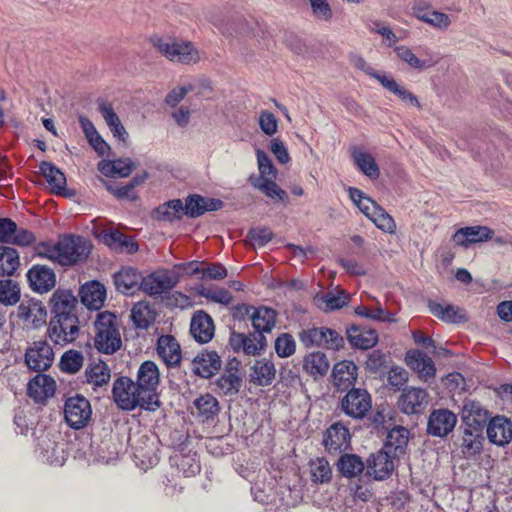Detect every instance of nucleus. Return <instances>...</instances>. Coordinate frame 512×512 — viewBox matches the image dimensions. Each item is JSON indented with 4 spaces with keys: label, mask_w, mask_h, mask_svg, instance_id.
<instances>
[{
    "label": "nucleus",
    "mask_w": 512,
    "mask_h": 512,
    "mask_svg": "<svg viewBox=\"0 0 512 512\" xmlns=\"http://www.w3.org/2000/svg\"><path fill=\"white\" fill-rule=\"evenodd\" d=\"M113 400L122 409L131 411L136 407L154 411L160 406L158 395H145L137 383L128 377H119L113 383Z\"/></svg>",
    "instance_id": "f257e3e1"
},
{
    "label": "nucleus",
    "mask_w": 512,
    "mask_h": 512,
    "mask_svg": "<svg viewBox=\"0 0 512 512\" xmlns=\"http://www.w3.org/2000/svg\"><path fill=\"white\" fill-rule=\"evenodd\" d=\"M94 326V345L99 352L113 354L120 349L122 341L115 314L109 311L99 313Z\"/></svg>",
    "instance_id": "f03ea898"
},
{
    "label": "nucleus",
    "mask_w": 512,
    "mask_h": 512,
    "mask_svg": "<svg viewBox=\"0 0 512 512\" xmlns=\"http://www.w3.org/2000/svg\"><path fill=\"white\" fill-rule=\"evenodd\" d=\"M59 264L72 266L85 261L91 251V242L84 237L65 235L58 240Z\"/></svg>",
    "instance_id": "7ed1b4c3"
},
{
    "label": "nucleus",
    "mask_w": 512,
    "mask_h": 512,
    "mask_svg": "<svg viewBox=\"0 0 512 512\" xmlns=\"http://www.w3.org/2000/svg\"><path fill=\"white\" fill-rule=\"evenodd\" d=\"M153 45L157 50L171 61L182 64H193L199 59V52L189 41L177 42L172 39L153 38Z\"/></svg>",
    "instance_id": "20e7f679"
},
{
    "label": "nucleus",
    "mask_w": 512,
    "mask_h": 512,
    "mask_svg": "<svg viewBox=\"0 0 512 512\" xmlns=\"http://www.w3.org/2000/svg\"><path fill=\"white\" fill-rule=\"evenodd\" d=\"M79 331L78 316H53L49 322L47 335L55 345L64 346L75 341Z\"/></svg>",
    "instance_id": "39448f33"
},
{
    "label": "nucleus",
    "mask_w": 512,
    "mask_h": 512,
    "mask_svg": "<svg viewBox=\"0 0 512 512\" xmlns=\"http://www.w3.org/2000/svg\"><path fill=\"white\" fill-rule=\"evenodd\" d=\"M92 416L90 402L81 395L69 397L64 405V418L69 427L78 430L88 425Z\"/></svg>",
    "instance_id": "423d86ee"
},
{
    "label": "nucleus",
    "mask_w": 512,
    "mask_h": 512,
    "mask_svg": "<svg viewBox=\"0 0 512 512\" xmlns=\"http://www.w3.org/2000/svg\"><path fill=\"white\" fill-rule=\"evenodd\" d=\"M371 407V395L362 388H351L341 400V410L353 419H363Z\"/></svg>",
    "instance_id": "0eeeda50"
},
{
    "label": "nucleus",
    "mask_w": 512,
    "mask_h": 512,
    "mask_svg": "<svg viewBox=\"0 0 512 512\" xmlns=\"http://www.w3.org/2000/svg\"><path fill=\"white\" fill-rule=\"evenodd\" d=\"M229 345L235 353L256 356L265 350L267 342L266 337L256 331L249 334L232 331L229 337Z\"/></svg>",
    "instance_id": "6e6552de"
},
{
    "label": "nucleus",
    "mask_w": 512,
    "mask_h": 512,
    "mask_svg": "<svg viewBox=\"0 0 512 512\" xmlns=\"http://www.w3.org/2000/svg\"><path fill=\"white\" fill-rule=\"evenodd\" d=\"M322 444L330 455L341 454L351 448L349 429L340 422L333 423L323 434Z\"/></svg>",
    "instance_id": "1a4fd4ad"
},
{
    "label": "nucleus",
    "mask_w": 512,
    "mask_h": 512,
    "mask_svg": "<svg viewBox=\"0 0 512 512\" xmlns=\"http://www.w3.org/2000/svg\"><path fill=\"white\" fill-rule=\"evenodd\" d=\"M54 360L52 347L44 340L34 342L27 348L25 363L30 370L42 372L51 367Z\"/></svg>",
    "instance_id": "9d476101"
},
{
    "label": "nucleus",
    "mask_w": 512,
    "mask_h": 512,
    "mask_svg": "<svg viewBox=\"0 0 512 512\" xmlns=\"http://www.w3.org/2000/svg\"><path fill=\"white\" fill-rule=\"evenodd\" d=\"M457 423V416L450 410H433L428 418L427 432L435 437H445L451 433Z\"/></svg>",
    "instance_id": "9b49d317"
},
{
    "label": "nucleus",
    "mask_w": 512,
    "mask_h": 512,
    "mask_svg": "<svg viewBox=\"0 0 512 512\" xmlns=\"http://www.w3.org/2000/svg\"><path fill=\"white\" fill-rule=\"evenodd\" d=\"M393 458L385 450L371 454L366 463L367 475L378 481L389 478L395 468Z\"/></svg>",
    "instance_id": "f8f14e48"
},
{
    "label": "nucleus",
    "mask_w": 512,
    "mask_h": 512,
    "mask_svg": "<svg viewBox=\"0 0 512 512\" xmlns=\"http://www.w3.org/2000/svg\"><path fill=\"white\" fill-rule=\"evenodd\" d=\"M30 288L37 293H46L56 285V275L46 265H33L26 274Z\"/></svg>",
    "instance_id": "ddd939ff"
},
{
    "label": "nucleus",
    "mask_w": 512,
    "mask_h": 512,
    "mask_svg": "<svg viewBox=\"0 0 512 512\" xmlns=\"http://www.w3.org/2000/svg\"><path fill=\"white\" fill-rule=\"evenodd\" d=\"M427 404L428 393L422 388H406L398 399L399 409L407 415L422 413Z\"/></svg>",
    "instance_id": "4468645a"
},
{
    "label": "nucleus",
    "mask_w": 512,
    "mask_h": 512,
    "mask_svg": "<svg viewBox=\"0 0 512 512\" xmlns=\"http://www.w3.org/2000/svg\"><path fill=\"white\" fill-rule=\"evenodd\" d=\"M489 412L478 401L465 400L462 411L461 419L464 427L477 429L478 432H483L484 427H487L489 422Z\"/></svg>",
    "instance_id": "2eb2a0df"
},
{
    "label": "nucleus",
    "mask_w": 512,
    "mask_h": 512,
    "mask_svg": "<svg viewBox=\"0 0 512 512\" xmlns=\"http://www.w3.org/2000/svg\"><path fill=\"white\" fill-rule=\"evenodd\" d=\"M223 207L220 199L208 198L198 194H191L185 198L183 212L190 218H197L206 212L217 211Z\"/></svg>",
    "instance_id": "dca6fc26"
},
{
    "label": "nucleus",
    "mask_w": 512,
    "mask_h": 512,
    "mask_svg": "<svg viewBox=\"0 0 512 512\" xmlns=\"http://www.w3.org/2000/svg\"><path fill=\"white\" fill-rule=\"evenodd\" d=\"M486 433L490 443L505 446L512 440V421L505 416H495L489 420Z\"/></svg>",
    "instance_id": "f3484780"
},
{
    "label": "nucleus",
    "mask_w": 512,
    "mask_h": 512,
    "mask_svg": "<svg viewBox=\"0 0 512 512\" xmlns=\"http://www.w3.org/2000/svg\"><path fill=\"white\" fill-rule=\"evenodd\" d=\"M157 354L167 367H178L182 360L180 344L173 335H161L157 340Z\"/></svg>",
    "instance_id": "a211bd4d"
},
{
    "label": "nucleus",
    "mask_w": 512,
    "mask_h": 512,
    "mask_svg": "<svg viewBox=\"0 0 512 512\" xmlns=\"http://www.w3.org/2000/svg\"><path fill=\"white\" fill-rule=\"evenodd\" d=\"M160 382L158 366L150 360L144 361L137 372V385L147 395H157L156 389Z\"/></svg>",
    "instance_id": "6ab92c4d"
},
{
    "label": "nucleus",
    "mask_w": 512,
    "mask_h": 512,
    "mask_svg": "<svg viewBox=\"0 0 512 512\" xmlns=\"http://www.w3.org/2000/svg\"><path fill=\"white\" fill-rule=\"evenodd\" d=\"M493 230L486 226H467L458 229L453 235V241L461 247H469L471 244L492 239Z\"/></svg>",
    "instance_id": "aec40b11"
},
{
    "label": "nucleus",
    "mask_w": 512,
    "mask_h": 512,
    "mask_svg": "<svg viewBox=\"0 0 512 512\" xmlns=\"http://www.w3.org/2000/svg\"><path fill=\"white\" fill-rule=\"evenodd\" d=\"M214 332L212 317L202 310L195 312L190 324V333L194 339L199 343H208L213 338Z\"/></svg>",
    "instance_id": "412c9836"
},
{
    "label": "nucleus",
    "mask_w": 512,
    "mask_h": 512,
    "mask_svg": "<svg viewBox=\"0 0 512 512\" xmlns=\"http://www.w3.org/2000/svg\"><path fill=\"white\" fill-rule=\"evenodd\" d=\"M141 278V273L133 267H123L113 276L117 291L125 295H134L140 290Z\"/></svg>",
    "instance_id": "4be33fe9"
},
{
    "label": "nucleus",
    "mask_w": 512,
    "mask_h": 512,
    "mask_svg": "<svg viewBox=\"0 0 512 512\" xmlns=\"http://www.w3.org/2000/svg\"><path fill=\"white\" fill-rule=\"evenodd\" d=\"M357 366L353 361L343 360L336 363L332 370L333 384L338 390L353 388L357 380Z\"/></svg>",
    "instance_id": "5701e85b"
},
{
    "label": "nucleus",
    "mask_w": 512,
    "mask_h": 512,
    "mask_svg": "<svg viewBox=\"0 0 512 512\" xmlns=\"http://www.w3.org/2000/svg\"><path fill=\"white\" fill-rule=\"evenodd\" d=\"M56 390L55 380L49 375L38 373L27 385V393L36 402L52 397Z\"/></svg>",
    "instance_id": "b1692460"
},
{
    "label": "nucleus",
    "mask_w": 512,
    "mask_h": 512,
    "mask_svg": "<svg viewBox=\"0 0 512 512\" xmlns=\"http://www.w3.org/2000/svg\"><path fill=\"white\" fill-rule=\"evenodd\" d=\"M192 364V370L196 375L210 378L220 370L222 361L217 352L205 350L197 354Z\"/></svg>",
    "instance_id": "393cba45"
},
{
    "label": "nucleus",
    "mask_w": 512,
    "mask_h": 512,
    "mask_svg": "<svg viewBox=\"0 0 512 512\" xmlns=\"http://www.w3.org/2000/svg\"><path fill=\"white\" fill-rule=\"evenodd\" d=\"M176 282L165 272H153L141 278V287L144 293L150 296H157L172 289Z\"/></svg>",
    "instance_id": "a878e982"
},
{
    "label": "nucleus",
    "mask_w": 512,
    "mask_h": 512,
    "mask_svg": "<svg viewBox=\"0 0 512 512\" xmlns=\"http://www.w3.org/2000/svg\"><path fill=\"white\" fill-rule=\"evenodd\" d=\"M77 298L70 290H56L51 298L52 313L54 316H77Z\"/></svg>",
    "instance_id": "bb28decb"
},
{
    "label": "nucleus",
    "mask_w": 512,
    "mask_h": 512,
    "mask_svg": "<svg viewBox=\"0 0 512 512\" xmlns=\"http://www.w3.org/2000/svg\"><path fill=\"white\" fill-rule=\"evenodd\" d=\"M326 333H328L329 336L332 337L330 339L331 345L336 346L337 344H339V342L341 341V335L337 331L327 327L310 328L302 330L299 333V339L305 347H322L323 343L326 342L324 340Z\"/></svg>",
    "instance_id": "cd10ccee"
},
{
    "label": "nucleus",
    "mask_w": 512,
    "mask_h": 512,
    "mask_svg": "<svg viewBox=\"0 0 512 512\" xmlns=\"http://www.w3.org/2000/svg\"><path fill=\"white\" fill-rule=\"evenodd\" d=\"M428 307L435 317L446 323H464L468 320L465 310L453 304L430 301Z\"/></svg>",
    "instance_id": "c85d7f7f"
},
{
    "label": "nucleus",
    "mask_w": 512,
    "mask_h": 512,
    "mask_svg": "<svg viewBox=\"0 0 512 512\" xmlns=\"http://www.w3.org/2000/svg\"><path fill=\"white\" fill-rule=\"evenodd\" d=\"M406 363L421 379L427 380L433 378L436 368L433 360L421 351H409L406 355Z\"/></svg>",
    "instance_id": "c756f323"
},
{
    "label": "nucleus",
    "mask_w": 512,
    "mask_h": 512,
    "mask_svg": "<svg viewBox=\"0 0 512 512\" xmlns=\"http://www.w3.org/2000/svg\"><path fill=\"white\" fill-rule=\"evenodd\" d=\"M409 434V430L403 426L393 427L387 434L385 451L396 458L404 455L409 441Z\"/></svg>",
    "instance_id": "7c9ffc66"
},
{
    "label": "nucleus",
    "mask_w": 512,
    "mask_h": 512,
    "mask_svg": "<svg viewBox=\"0 0 512 512\" xmlns=\"http://www.w3.org/2000/svg\"><path fill=\"white\" fill-rule=\"evenodd\" d=\"M80 298L83 305L89 309H100L106 298L105 287L97 282L92 281L83 285L80 289Z\"/></svg>",
    "instance_id": "2f4dec72"
},
{
    "label": "nucleus",
    "mask_w": 512,
    "mask_h": 512,
    "mask_svg": "<svg viewBox=\"0 0 512 512\" xmlns=\"http://www.w3.org/2000/svg\"><path fill=\"white\" fill-rule=\"evenodd\" d=\"M40 171L51 187V191L56 195L66 196V177L65 174L53 163L43 161L40 163Z\"/></svg>",
    "instance_id": "473e14b6"
},
{
    "label": "nucleus",
    "mask_w": 512,
    "mask_h": 512,
    "mask_svg": "<svg viewBox=\"0 0 512 512\" xmlns=\"http://www.w3.org/2000/svg\"><path fill=\"white\" fill-rule=\"evenodd\" d=\"M276 376V368L272 361L267 359L256 360L251 368L250 381L258 386L272 384Z\"/></svg>",
    "instance_id": "72a5a7b5"
},
{
    "label": "nucleus",
    "mask_w": 512,
    "mask_h": 512,
    "mask_svg": "<svg viewBox=\"0 0 512 512\" xmlns=\"http://www.w3.org/2000/svg\"><path fill=\"white\" fill-rule=\"evenodd\" d=\"M394 51L400 60H402L414 70H426L433 67L437 63V60L434 59L429 53L426 54V58L421 59L417 57L416 54L405 45L396 46Z\"/></svg>",
    "instance_id": "f704fd0d"
},
{
    "label": "nucleus",
    "mask_w": 512,
    "mask_h": 512,
    "mask_svg": "<svg viewBox=\"0 0 512 512\" xmlns=\"http://www.w3.org/2000/svg\"><path fill=\"white\" fill-rule=\"evenodd\" d=\"M379 83L390 93L398 97L403 103L410 104L417 108L421 107V104L411 91L405 88V86L399 84L390 74L386 73L381 76Z\"/></svg>",
    "instance_id": "c9c22d12"
},
{
    "label": "nucleus",
    "mask_w": 512,
    "mask_h": 512,
    "mask_svg": "<svg viewBox=\"0 0 512 512\" xmlns=\"http://www.w3.org/2000/svg\"><path fill=\"white\" fill-rule=\"evenodd\" d=\"M347 339L353 347L367 350L377 344L378 335L373 329L366 330L352 326L347 329Z\"/></svg>",
    "instance_id": "e433bc0d"
},
{
    "label": "nucleus",
    "mask_w": 512,
    "mask_h": 512,
    "mask_svg": "<svg viewBox=\"0 0 512 512\" xmlns=\"http://www.w3.org/2000/svg\"><path fill=\"white\" fill-rule=\"evenodd\" d=\"M483 442V432H478L475 428L464 427L460 448L465 457L469 458L479 454L483 449Z\"/></svg>",
    "instance_id": "4c0bfd02"
},
{
    "label": "nucleus",
    "mask_w": 512,
    "mask_h": 512,
    "mask_svg": "<svg viewBox=\"0 0 512 512\" xmlns=\"http://www.w3.org/2000/svg\"><path fill=\"white\" fill-rule=\"evenodd\" d=\"M103 240L107 246L120 253L134 254L139 248L133 238L124 235L118 230L104 234Z\"/></svg>",
    "instance_id": "58836bf2"
},
{
    "label": "nucleus",
    "mask_w": 512,
    "mask_h": 512,
    "mask_svg": "<svg viewBox=\"0 0 512 512\" xmlns=\"http://www.w3.org/2000/svg\"><path fill=\"white\" fill-rule=\"evenodd\" d=\"M275 179L268 178L263 180V178H254V175H251L248 181L255 189L261 191L268 198L278 202H285L288 199V195L285 190L278 186Z\"/></svg>",
    "instance_id": "ea45409f"
},
{
    "label": "nucleus",
    "mask_w": 512,
    "mask_h": 512,
    "mask_svg": "<svg viewBox=\"0 0 512 512\" xmlns=\"http://www.w3.org/2000/svg\"><path fill=\"white\" fill-rule=\"evenodd\" d=\"M251 322L255 331L264 335L274 328L276 312L265 306L256 307L251 314Z\"/></svg>",
    "instance_id": "a19ab883"
},
{
    "label": "nucleus",
    "mask_w": 512,
    "mask_h": 512,
    "mask_svg": "<svg viewBox=\"0 0 512 512\" xmlns=\"http://www.w3.org/2000/svg\"><path fill=\"white\" fill-rule=\"evenodd\" d=\"M215 391L223 395H235L241 386V377L238 375L237 368L227 369L214 382Z\"/></svg>",
    "instance_id": "79ce46f5"
},
{
    "label": "nucleus",
    "mask_w": 512,
    "mask_h": 512,
    "mask_svg": "<svg viewBox=\"0 0 512 512\" xmlns=\"http://www.w3.org/2000/svg\"><path fill=\"white\" fill-rule=\"evenodd\" d=\"M336 465L339 473L346 478H355L366 468L360 456L348 453L342 454Z\"/></svg>",
    "instance_id": "37998d69"
},
{
    "label": "nucleus",
    "mask_w": 512,
    "mask_h": 512,
    "mask_svg": "<svg viewBox=\"0 0 512 512\" xmlns=\"http://www.w3.org/2000/svg\"><path fill=\"white\" fill-rule=\"evenodd\" d=\"M131 319L137 328L147 329L155 321L156 312L151 304L140 301L133 306Z\"/></svg>",
    "instance_id": "c03bdc74"
},
{
    "label": "nucleus",
    "mask_w": 512,
    "mask_h": 512,
    "mask_svg": "<svg viewBox=\"0 0 512 512\" xmlns=\"http://www.w3.org/2000/svg\"><path fill=\"white\" fill-rule=\"evenodd\" d=\"M39 456L51 465L64 463L63 448L50 438H43L38 443Z\"/></svg>",
    "instance_id": "a18cd8bd"
},
{
    "label": "nucleus",
    "mask_w": 512,
    "mask_h": 512,
    "mask_svg": "<svg viewBox=\"0 0 512 512\" xmlns=\"http://www.w3.org/2000/svg\"><path fill=\"white\" fill-rule=\"evenodd\" d=\"M20 266L19 253L10 246H0V276H12Z\"/></svg>",
    "instance_id": "49530a36"
},
{
    "label": "nucleus",
    "mask_w": 512,
    "mask_h": 512,
    "mask_svg": "<svg viewBox=\"0 0 512 512\" xmlns=\"http://www.w3.org/2000/svg\"><path fill=\"white\" fill-rule=\"evenodd\" d=\"M183 203L180 199L167 201L159 205L153 212V217L159 221L173 222L181 218Z\"/></svg>",
    "instance_id": "de8ad7c7"
},
{
    "label": "nucleus",
    "mask_w": 512,
    "mask_h": 512,
    "mask_svg": "<svg viewBox=\"0 0 512 512\" xmlns=\"http://www.w3.org/2000/svg\"><path fill=\"white\" fill-rule=\"evenodd\" d=\"M412 9L415 17L435 28L446 29L451 24L449 16L445 13L439 11H427L421 6H414Z\"/></svg>",
    "instance_id": "09e8293b"
},
{
    "label": "nucleus",
    "mask_w": 512,
    "mask_h": 512,
    "mask_svg": "<svg viewBox=\"0 0 512 512\" xmlns=\"http://www.w3.org/2000/svg\"><path fill=\"white\" fill-rule=\"evenodd\" d=\"M303 368L314 377L323 376L329 369V361L324 353L313 352L305 356Z\"/></svg>",
    "instance_id": "8fccbe9b"
},
{
    "label": "nucleus",
    "mask_w": 512,
    "mask_h": 512,
    "mask_svg": "<svg viewBox=\"0 0 512 512\" xmlns=\"http://www.w3.org/2000/svg\"><path fill=\"white\" fill-rule=\"evenodd\" d=\"M352 157L355 164L364 175L370 179H377L379 177V167L371 154L355 149L352 153Z\"/></svg>",
    "instance_id": "3c124183"
},
{
    "label": "nucleus",
    "mask_w": 512,
    "mask_h": 512,
    "mask_svg": "<svg viewBox=\"0 0 512 512\" xmlns=\"http://www.w3.org/2000/svg\"><path fill=\"white\" fill-rule=\"evenodd\" d=\"M85 375L89 384L94 387H102L109 383L111 371L105 362L99 361L87 368Z\"/></svg>",
    "instance_id": "603ef678"
},
{
    "label": "nucleus",
    "mask_w": 512,
    "mask_h": 512,
    "mask_svg": "<svg viewBox=\"0 0 512 512\" xmlns=\"http://www.w3.org/2000/svg\"><path fill=\"white\" fill-rule=\"evenodd\" d=\"M21 298V289L18 282L12 279L0 280V304L13 306Z\"/></svg>",
    "instance_id": "864d4df0"
},
{
    "label": "nucleus",
    "mask_w": 512,
    "mask_h": 512,
    "mask_svg": "<svg viewBox=\"0 0 512 512\" xmlns=\"http://www.w3.org/2000/svg\"><path fill=\"white\" fill-rule=\"evenodd\" d=\"M198 416L203 421L209 420L217 415L219 411V403L215 397L210 394L201 395L194 401Z\"/></svg>",
    "instance_id": "5fc2aeb1"
},
{
    "label": "nucleus",
    "mask_w": 512,
    "mask_h": 512,
    "mask_svg": "<svg viewBox=\"0 0 512 512\" xmlns=\"http://www.w3.org/2000/svg\"><path fill=\"white\" fill-rule=\"evenodd\" d=\"M317 305L325 311H333L341 309L346 306L349 302V296L344 291L337 294L333 292H327L319 298H316Z\"/></svg>",
    "instance_id": "6e6d98bb"
},
{
    "label": "nucleus",
    "mask_w": 512,
    "mask_h": 512,
    "mask_svg": "<svg viewBox=\"0 0 512 512\" xmlns=\"http://www.w3.org/2000/svg\"><path fill=\"white\" fill-rule=\"evenodd\" d=\"M84 357L78 350H68L61 356L59 367L62 372L75 374L83 366Z\"/></svg>",
    "instance_id": "4d7b16f0"
},
{
    "label": "nucleus",
    "mask_w": 512,
    "mask_h": 512,
    "mask_svg": "<svg viewBox=\"0 0 512 512\" xmlns=\"http://www.w3.org/2000/svg\"><path fill=\"white\" fill-rule=\"evenodd\" d=\"M348 191L353 203L367 218L370 219L371 214L375 212L378 204L371 198L365 196V194L358 188L350 187Z\"/></svg>",
    "instance_id": "13d9d810"
},
{
    "label": "nucleus",
    "mask_w": 512,
    "mask_h": 512,
    "mask_svg": "<svg viewBox=\"0 0 512 512\" xmlns=\"http://www.w3.org/2000/svg\"><path fill=\"white\" fill-rule=\"evenodd\" d=\"M355 313L358 316L365 317L368 319L381 321V322H394L395 315L384 310L382 307L378 306L375 309H370L366 306L360 305L355 308Z\"/></svg>",
    "instance_id": "bf43d9fd"
},
{
    "label": "nucleus",
    "mask_w": 512,
    "mask_h": 512,
    "mask_svg": "<svg viewBox=\"0 0 512 512\" xmlns=\"http://www.w3.org/2000/svg\"><path fill=\"white\" fill-rule=\"evenodd\" d=\"M312 480L315 482H328L332 476L329 462L324 458H318L310 464Z\"/></svg>",
    "instance_id": "052dcab7"
},
{
    "label": "nucleus",
    "mask_w": 512,
    "mask_h": 512,
    "mask_svg": "<svg viewBox=\"0 0 512 512\" xmlns=\"http://www.w3.org/2000/svg\"><path fill=\"white\" fill-rule=\"evenodd\" d=\"M256 158L258 163L259 175H254V178H263V180H266L268 178H276L277 170L274 167L267 153L264 152L263 150L258 149L256 151Z\"/></svg>",
    "instance_id": "680f3d73"
},
{
    "label": "nucleus",
    "mask_w": 512,
    "mask_h": 512,
    "mask_svg": "<svg viewBox=\"0 0 512 512\" xmlns=\"http://www.w3.org/2000/svg\"><path fill=\"white\" fill-rule=\"evenodd\" d=\"M370 220L382 231L394 233L396 224L392 216H390L381 206H377L375 212L371 214Z\"/></svg>",
    "instance_id": "e2e57ef3"
},
{
    "label": "nucleus",
    "mask_w": 512,
    "mask_h": 512,
    "mask_svg": "<svg viewBox=\"0 0 512 512\" xmlns=\"http://www.w3.org/2000/svg\"><path fill=\"white\" fill-rule=\"evenodd\" d=\"M198 295L210 301L220 303L225 306L229 305L233 300L232 294L228 290L223 288L212 290L210 288L202 286L201 288L198 289Z\"/></svg>",
    "instance_id": "0e129e2a"
},
{
    "label": "nucleus",
    "mask_w": 512,
    "mask_h": 512,
    "mask_svg": "<svg viewBox=\"0 0 512 512\" xmlns=\"http://www.w3.org/2000/svg\"><path fill=\"white\" fill-rule=\"evenodd\" d=\"M296 343L292 335L282 333L275 340V351L281 358H286L295 353Z\"/></svg>",
    "instance_id": "69168bd1"
},
{
    "label": "nucleus",
    "mask_w": 512,
    "mask_h": 512,
    "mask_svg": "<svg viewBox=\"0 0 512 512\" xmlns=\"http://www.w3.org/2000/svg\"><path fill=\"white\" fill-rule=\"evenodd\" d=\"M175 463L178 469L183 473L185 477H191L200 472L199 461L195 456L181 455L175 458Z\"/></svg>",
    "instance_id": "338daca9"
},
{
    "label": "nucleus",
    "mask_w": 512,
    "mask_h": 512,
    "mask_svg": "<svg viewBox=\"0 0 512 512\" xmlns=\"http://www.w3.org/2000/svg\"><path fill=\"white\" fill-rule=\"evenodd\" d=\"M388 355L380 350H373L368 354L366 368L372 373H383L387 368Z\"/></svg>",
    "instance_id": "774afa93"
}]
</instances>
